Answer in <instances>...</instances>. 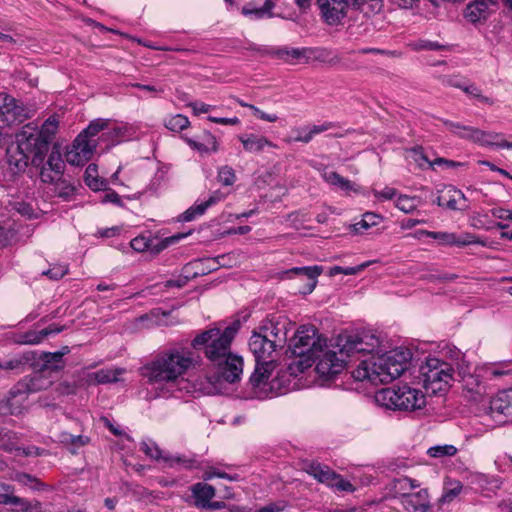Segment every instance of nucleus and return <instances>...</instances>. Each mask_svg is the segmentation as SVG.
I'll list each match as a JSON object with an SVG mask.
<instances>
[{"label": "nucleus", "mask_w": 512, "mask_h": 512, "mask_svg": "<svg viewBox=\"0 0 512 512\" xmlns=\"http://www.w3.org/2000/svg\"><path fill=\"white\" fill-rule=\"evenodd\" d=\"M249 109H251L254 115L260 118L261 120L267 122H276L278 120V116L276 114H267L254 105H249Z\"/></svg>", "instance_id": "58"}, {"label": "nucleus", "mask_w": 512, "mask_h": 512, "mask_svg": "<svg viewBox=\"0 0 512 512\" xmlns=\"http://www.w3.org/2000/svg\"><path fill=\"white\" fill-rule=\"evenodd\" d=\"M11 339L14 343L20 345H36L42 342L39 331L33 330L23 333H14Z\"/></svg>", "instance_id": "38"}, {"label": "nucleus", "mask_w": 512, "mask_h": 512, "mask_svg": "<svg viewBox=\"0 0 512 512\" xmlns=\"http://www.w3.org/2000/svg\"><path fill=\"white\" fill-rule=\"evenodd\" d=\"M218 181L225 185V186H231L236 181V175L235 171L230 166H222L218 170Z\"/></svg>", "instance_id": "47"}, {"label": "nucleus", "mask_w": 512, "mask_h": 512, "mask_svg": "<svg viewBox=\"0 0 512 512\" xmlns=\"http://www.w3.org/2000/svg\"><path fill=\"white\" fill-rule=\"evenodd\" d=\"M324 21L329 25H337L347 16L351 6L349 0H317Z\"/></svg>", "instance_id": "13"}, {"label": "nucleus", "mask_w": 512, "mask_h": 512, "mask_svg": "<svg viewBox=\"0 0 512 512\" xmlns=\"http://www.w3.org/2000/svg\"><path fill=\"white\" fill-rule=\"evenodd\" d=\"M461 90L468 94L469 96L478 99L482 103L488 105H493L494 103V101L491 98L482 95L481 90L473 83L464 84Z\"/></svg>", "instance_id": "46"}, {"label": "nucleus", "mask_w": 512, "mask_h": 512, "mask_svg": "<svg viewBox=\"0 0 512 512\" xmlns=\"http://www.w3.org/2000/svg\"><path fill=\"white\" fill-rule=\"evenodd\" d=\"M313 361H310L309 359L300 358V360L292 361L288 367L287 372L291 376H297L299 373L303 372L305 369L311 367Z\"/></svg>", "instance_id": "51"}, {"label": "nucleus", "mask_w": 512, "mask_h": 512, "mask_svg": "<svg viewBox=\"0 0 512 512\" xmlns=\"http://www.w3.org/2000/svg\"><path fill=\"white\" fill-rule=\"evenodd\" d=\"M90 441V438L88 436H84V435H73V438H72V441H71V446H73L74 448H72L70 450V452L72 454H75L76 453V449L75 448H79V447H83L85 445H87Z\"/></svg>", "instance_id": "60"}, {"label": "nucleus", "mask_w": 512, "mask_h": 512, "mask_svg": "<svg viewBox=\"0 0 512 512\" xmlns=\"http://www.w3.org/2000/svg\"><path fill=\"white\" fill-rule=\"evenodd\" d=\"M45 166L54 170L56 176L63 175L65 164L57 146L53 147Z\"/></svg>", "instance_id": "37"}, {"label": "nucleus", "mask_w": 512, "mask_h": 512, "mask_svg": "<svg viewBox=\"0 0 512 512\" xmlns=\"http://www.w3.org/2000/svg\"><path fill=\"white\" fill-rule=\"evenodd\" d=\"M6 160L9 170L12 174L16 175L26 170L29 156L23 150L18 149V146L15 144L7 148Z\"/></svg>", "instance_id": "23"}, {"label": "nucleus", "mask_w": 512, "mask_h": 512, "mask_svg": "<svg viewBox=\"0 0 512 512\" xmlns=\"http://www.w3.org/2000/svg\"><path fill=\"white\" fill-rule=\"evenodd\" d=\"M58 127V120L56 116H50L48 119L44 121L39 132L41 136H45L49 139V144L51 143L52 137L55 135Z\"/></svg>", "instance_id": "45"}, {"label": "nucleus", "mask_w": 512, "mask_h": 512, "mask_svg": "<svg viewBox=\"0 0 512 512\" xmlns=\"http://www.w3.org/2000/svg\"><path fill=\"white\" fill-rule=\"evenodd\" d=\"M410 485V478L403 477L399 479L393 480V489L396 493H399L402 496V493H408Z\"/></svg>", "instance_id": "56"}, {"label": "nucleus", "mask_w": 512, "mask_h": 512, "mask_svg": "<svg viewBox=\"0 0 512 512\" xmlns=\"http://www.w3.org/2000/svg\"><path fill=\"white\" fill-rule=\"evenodd\" d=\"M194 504L198 508L205 509L211 499L215 496V488L212 485L199 482L191 487Z\"/></svg>", "instance_id": "25"}, {"label": "nucleus", "mask_w": 512, "mask_h": 512, "mask_svg": "<svg viewBox=\"0 0 512 512\" xmlns=\"http://www.w3.org/2000/svg\"><path fill=\"white\" fill-rule=\"evenodd\" d=\"M430 237L438 240L440 244L448 246H466L478 243L476 237L471 234H465L461 237H457L454 233L431 231Z\"/></svg>", "instance_id": "24"}, {"label": "nucleus", "mask_w": 512, "mask_h": 512, "mask_svg": "<svg viewBox=\"0 0 512 512\" xmlns=\"http://www.w3.org/2000/svg\"><path fill=\"white\" fill-rule=\"evenodd\" d=\"M108 127V121L104 119H96L92 121L86 129H84L78 136H83L84 142L95 143L90 138L96 136L100 131Z\"/></svg>", "instance_id": "35"}, {"label": "nucleus", "mask_w": 512, "mask_h": 512, "mask_svg": "<svg viewBox=\"0 0 512 512\" xmlns=\"http://www.w3.org/2000/svg\"><path fill=\"white\" fill-rule=\"evenodd\" d=\"M16 145L18 149L23 150L32 157L31 163L34 166H41L44 158L49 151V139L41 136L37 126L33 123L25 125L22 130L16 134Z\"/></svg>", "instance_id": "9"}, {"label": "nucleus", "mask_w": 512, "mask_h": 512, "mask_svg": "<svg viewBox=\"0 0 512 512\" xmlns=\"http://www.w3.org/2000/svg\"><path fill=\"white\" fill-rule=\"evenodd\" d=\"M489 6L485 0H475L467 5L465 17L472 23L485 19Z\"/></svg>", "instance_id": "29"}, {"label": "nucleus", "mask_w": 512, "mask_h": 512, "mask_svg": "<svg viewBox=\"0 0 512 512\" xmlns=\"http://www.w3.org/2000/svg\"><path fill=\"white\" fill-rule=\"evenodd\" d=\"M382 220V217L373 212H366L362 219L353 225L354 231L357 233H361L372 226L379 224Z\"/></svg>", "instance_id": "39"}, {"label": "nucleus", "mask_w": 512, "mask_h": 512, "mask_svg": "<svg viewBox=\"0 0 512 512\" xmlns=\"http://www.w3.org/2000/svg\"><path fill=\"white\" fill-rule=\"evenodd\" d=\"M141 450L148 457L155 459V460L163 461V457H165L164 455H162V451L160 450V448L154 442H151V441H149V442L143 441L141 443Z\"/></svg>", "instance_id": "50"}, {"label": "nucleus", "mask_w": 512, "mask_h": 512, "mask_svg": "<svg viewBox=\"0 0 512 512\" xmlns=\"http://www.w3.org/2000/svg\"><path fill=\"white\" fill-rule=\"evenodd\" d=\"M446 128L453 134L462 139H466L482 146H497L498 139L501 137L498 133L486 132L475 127L465 126L461 123L453 122L447 119H441Z\"/></svg>", "instance_id": "10"}, {"label": "nucleus", "mask_w": 512, "mask_h": 512, "mask_svg": "<svg viewBox=\"0 0 512 512\" xmlns=\"http://www.w3.org/2000/svg\"><path fill=\"white\" fill-rule=\"evenodd\" d=\"M213 477H219V478H225V479H228L230 481H235L238 479V475H229L225 472H220L219 470L215 469V468H210L209 470L205 471L204 474H203V479L204 480H210L212 479Z\"/></svg>", "instance_id": "55"}, {"label": "nucleus", "mask_w": 512, "mask_h": 512, "mask_svg": "<svg viewBox=\"0 0 512 512\" xmlns=\"http://www.w3.org/2000/svg\"><path fill=\"white\" fill-rule=\"evenodd\" d=\"M18 436L17 434L5 427H0V449L6 452L18 450Z\"/></svg>", "instance_id": "33"}, {"label": "nucleus", "mask_w": 512, "mask_h": 512, "mask_svg": "<svg viewBox=\"0 0 512 512\" xmlns=\"http://www.w3.org/2000/svg\"><path fill=\"white\" fill-rule=\"evenodd\" d=\"M102 202L104 203H107V202H110V203H113L117 206H120L122 207L123 206V202L120 198V196L118 195V193H116L115 191L113 190H109L102 198Z\"/></svg>", "instance_id": "63"}, {"label": "nucleus", "mask_w": 512, "mask_h": 512, "mask_svg": "<svg viewBox=\"0 0 512 512\" xmlns=\"http://www.w3.org/2000/svg\"><path fill=\"white\" fill-rule=\"evenodd\" d=\"M124 372V369H100L88 375L90 384H108L118 381V376Z\"/></svg>", "instance_id": "28"}, {"label": "nucleus", "mask_w": 512, "mask_h": 512, "mask_svg": "<svg viewBox=\"0 0 512 512\" xmlns=\"http://www.w3.org/2000/svg\"><path fill=\"white\" fill-rule=\"evenodd\" d=\"M397 194V190L392 187H385L382 191L373 190V195L376 198H382L385 200H391L393 199Z\"/></svg>", "instance_id": "59"}, {"label": "nucleus", "mask_w": 512, "mask_h": 512, "mask_svg": "<svg viewBox=\"0 0 512 512\" xmlns=\"http://www.w3.org/2000/svg\"><path fill=\"white\" fill-rule=\"evenodd\" d=\"M401 503L408 512H427L430 508L428 491L421 489L414 493H402Z\"/></svg>", "instance_id": "21"}, {"label": "nucleus", "mask_w": 512, "mask_h": 512, "mask_svg": "<svg viewBox=\"0 0 512 512\" xmlns=\"http://www.w3.org/2000/svg\"><path fill=\"white\" fill-rule=\"evenodd\" d=\"M272 54L280 59V60H284L286 62L289 61V59H295V60H300L301 57H300V48H288V47H283V48H277L275 50H273Z\"/></svg>", "instance_id": "44"}, {"label": "nucleus", "mask_w": 512, "mask_h": 512, "mask_svg": "<svg viewBox=\"0 0 512 512\" xmlns=\"http://www.w3.org/2000/svg\"><path fill=\"white\" fill-rule=\"evenodd\" d=\"M190 122L188 118L182 114H177L165 121V127L173 132H179L186 129Z\"/></svg>", "instance_id": "42"}, {"label": "nucleus", "mask_w": 512, "mask_h": 512, "mask_svg": "<svg viewBox=\"0 0 512 512\" xmlns=\"http://www.w3.org/2000/svg\"><path fill=\"white\" fill-rule=\"evenodd\" d=\"M375 401L386 409L404 412L421 409L426 404L424 394L408 385L383 388L376 392Z\"/></svg>", "instance_id": "5"}, {"label": "nucleus", "mask_w": 512, "mask_h": 512, "mask_svg": "<svg viewBox=\"0 0 512 512\" xmlns=\"http://www.w3.org/2000/svg\"><path fill=\"white\" fill-rule=\"evenodd\" d=\"M374 261H367V262H364L358 266H355V267H340V266H334L333 268H331L330 270V275H336V274H339V273H342L344 275H355L359 272H361L362 270H364L366 267H368L370 264H372Z\"/></svg>", "instance_id": "48"}, {"label": "nucleus", "mask_w": 512, "mask_h": 512, "mask_svg": "<svg viewBox=\"0 0 512 512\" xmlns=\"http://www.w3.org/2000/svg\"><path fill=\"white\" fill-rule=\"evenodd\" d=\"M327 347V339L314 325H301L291 339L290 350L293 356L315 361L322 357Z\"/></svg>", "instance_id": "7"}, {"label": "nucleus", "mask_w": 512, "mask_h": 512, "mask_svg": "<svg viewBox=\"0 0 512 512\" xmlns=\"http://www.w3.org/2000/svg\"><path fill=\"white\" fill-rule=\"evenodd\" d=\"M84 180L86 185L92 190L98 191L105 189L107 181L98 176L97 166L89 164L85 170Z\"/></svg>", "instance_id": "31"}, {"label": "nucleus", "mask_w": 512, "mask_h": 512, "mask_svg": "<svg viewBox=\"0 0 512 512\" xmlns=\"http://www.w3.org/2000/svg\"><path fill=\"white\" fill-rule=\"evenodd\" d=\"M396 207L405 213H411L417 207L416 198L409 197L407 195H401L396 201Z\"/></svg>", "instance_id": "49"}, {"label": "nucleus", "mask_w": 512, "mask_h": 512, "mask_svg": "<svg viewBox=\"0 0 512 512\" xmlns=\"http://www.w3.org/2000/svg\"><path fill=\"white\" fill-rule=\"evenodd\" d=\"M74 191V186L66 179L62 178V176L55 183V194L64 200H69L74 194Z\"/></svg>", "instance_id": "41"}, {"label": "nucleus", "mask_w": 512, "mask_h": 512, "mask_svg": "<svg viewBox=\"0 0 512 512\" xmlns=\"http://www.w3.org/2000/svg\"><path fill=\"white\" fill-rule=\"evenodd\" d=\"M411 358L412 353L409 349H394L361 361L352 372V376L358 381L367 379L374 384L389 383L400 377L408 369Z\"/></svg>", "instance_id": "4"}, {"label": "nucleus", "mask_w": 512, "mask_h": 512, "mask_svg": "<svg viewBox=\"0 0 512 512\" xmlns=\"http://www.w3.org/2000/svg\"><path fill=\"white\" fill-rule=\"evenodd\" d=\"M483 376L488 380H512V359L485 365Z\"/></svg>", "instance_id": "22"}, {"label": "nucleus", "mask_w": 512, "mask_h": 512, "mask_svg": "<svg viewBox=\"0 0 512 512\" xmlns=\"http://www.w3.org/2000/svg\"><path fill=\"white\" fill-rule=\"evenodd\" d=\"M323 272V267L314 265L306 267H294L287 271L288 274L297 276L304 282V286L299 289V293L306 295L310 294L317 285V278Z\"/></svg>", "instance_id": "18"}, {"label": "nucleus", "mask_w": 512, "mask_h": 512, "mask_svg": "<svg viewBox=\"0 0 512 512\" xmlns=\"http://www.w3.org/2000/svg\"><path fill=\"white\" fill-rule=\"evenodd\" d=\"M304 470L319 482L335 487L339 491H354V486L349 481L343 479L327 465L312 461L305 465Z\"/></svg>", "instance_id": "12"}, {"label": "nucleus", "mask_w": 512, "mask_h": 512, "mask_svg": "<svg viewBox=\"0 0 512 512\" xmlns=\"http://www.w3.org/2000/svg\"><path fill=\"white\" fill-rule=\"evenodd\" d=\"M196 364L192 351L174 347L159 353L140 368V373L148 383L163 385L176 382Z\"/></svg>", "instance_id": "3"}, {"label": "nucleus", "mask_w": 512, "mask_h": 512, "mask_svg": "<svg viewBox=\"0 0 512 512\" xmlns=\"http://www.w3.org/2000/svg\"><path fill=\"white\" fill-rule=\"evenodd\" d=\"M379 346V339L369 333H343L337 337L336 351H326L316 364L320 377L327 380L339 374L345 367L346 358L356 354L372 353Z\"/></svg>", "instance_id": "2"}, {"label": "nucleus", "mask_w": 512, "mask_h": 512, "mask_svg": "<svg viewBox=\"0 0 512 512\" xmlns=\"http://www.w3.org/2000/svg\"><path fill=\"white\" fill-rule=\"evenodd\" d=\"M239 140L243 144L245 151L249 153H259L266 146L274 147V144L264 136H258L255 134L241 135Z\"/></svg>", "instance_id": "26"}, {"label": "nucleus", "mask_w": 512, "mask_h": 512, "mask_svg": "<svg viewBox=\"0 0 512 512\" xmlns=\"http://www.w3.org/2000/svg\"><path fill=\"white\" fill-rule=\"evenodd\" d=\"M255 363V370L250 377V382L253 386L259 387L260 385L266 383L275 365L274 361H255Z\"/></svg>", "instance_id": "27"}, {"label": "nucleus", "mask_w": 512, "mask_h": 512, "mask_svg": "<svg viewBox=\"0 0 512 512\" xmlns=\"http://www.w3.org/2000/svg\"><path fill=\"white\" fill-rule=\"evenodd\" d=\"M13 512H41L42 506L39 501L29 502L25 498L15 496L10 505Z\"/></svg>", "instance_id": "34"}, {"label": "nucleus", "mask_w": 512, "mask_h": 512, "mask_svg": "<svg viewBox=\"0 0 512 512\" xmlns=\"http://www.w3.org/2000/svg\"><path fill=\"white\" fill-rule=\"evenodd\" d=\"M416 50L439 51L446 47L436 41L420 40L414 44Z\"/></svg>", "instance_id": "52"}, {"label": "nucleus", "mask_w": 512, "mask_h": 512, "mask_svg": "<svg viewBox=\"0 0 512 512\" xmlns=\"http://www.w3.org/2000/svg\"><path fill=\"white\" fill-rule=\"evenodd\" d=\"M420 378L427 393L439 394L446 392L453 380L452 366L438 358H428L420 366Z\"/></svg>", "instance_id": "8"}, {"label": "nucleus", "mask_w": 512, "mask_h": 512, "mask_svg": "<svg viewBox=\"0 0 512 512\" xmlns=\"http://www.w3.org/2000/svg\"><path fill=\"white\" fill-rule=\"evenodd\" d=\"M62 175H57L54 173V170L46 167V166H42L41 168V171H40V178L42 180V182L44 183H56V181L61 177Z\"/></svg>", "instance_id": "57"}, {"label": "nucleus", "mask_w": 512, "mask_h": 512, "mask_svg": "<svg viewBox=\"0 0 512 512\" xmlns=\"http://www.w3.org/2000/svg\"><path fill=\"white\" fill-rule=\"evenodd\" d=\"M298 135L293 139L296 142L309 143L314 135L311 129H297Z\"/></svg>", "instance_id": "61"}, {"label": "nucleus", "mask_w": 512, "mask_h": 512, "mask_svg": "<svg viewBox=\"0 0 512 512\" xmlns=\"http://www.w3.org/2000/svg\"><path fill=\"white\" fill-rule=\"evenodd\" d=\"M331 51L327 48L314 47L313 48V61H319L328 63L330 65H336L340 62V58L337 56L330 57Z\"/></svg>", "instance_id": "43"}, {"label": "nucleus", "mask_w": 512, "mask_h": 512, "mask_svg": "<svg viewBox=\"0 0 512 512\" xmlns=\"http://www.w3.org/2000/svg\"><path fill=\"white\" fill-rule=\"evenodd\" d=\"M457 448L454 445L444 444L430 447L427 454L433 458L452 457L457 453Z\"/></svg>", "instance_id": "40"}, {"label": "nucleus", "mask_w": 512, "mask_h": 512, "mask_svg": "<svg viewBox=\"0 0 512 512\" xmlns=\"http://www.w3.org/2000/svg\"><path fill=\"white\" fill-rule=\"evenodd\" d=\"M31 111L6 93H0V128L22 123L31 117Z\"/></svg>", "instance_id": "11"}, {"label": "nucleus", "mask_w": 512, "mask_h": 512, "mask_svg": "<svg viewBox=\"0 0 512 512\" xmlns=\"http://www.w3.org/2000/svg\"><path fill=\"white\" fill-rule=\"evenodd\" d=\"M240 327L241 321L237 319L223 330L218 327L210 328L191 341V347L202 350L205 357L219 369L217 375L210 377L212 384H221L222 381L233 384L240 380L243 360L231 353V343Z\"/></svg>", "instance_id": "1"}, {"label": "nucleus", "mask_w": 512, "mask_h": 512, "mask_svg": "<svg viewBox=\"0 0 512 512\" xmlns=\"http://www.w3.org/2000/svg\"><path fill=\"white\" fill-rule=\"evenodd\" d=\"M288 324L289 323L286 319L276 321L273 319H268L260 327V331L258 333H262V336L270 338V341L275 344V346L282 348L287 341Z\"/></svg>", "instance_id": "15"}, {"label": "nucleus", "mask_w": 512, "mask_h": 512, "mask_svg": "<svg viewBox=\"0 0 512 512\" xmlns=\"http://www.w3.org/2000/svg\"><path fill=\"white\" fill-rule=\"evenodd\" d=\"M275 0H266L262 7H254L251 3H248L242 8V13L245 16H252L256 19L267 17H272V9L275 7Z\"/></svg>", "instance_id": "30"}, {"label": "nucleus", "mask_w": 512, "mask_h": 512, "mask_svg": "<svg viewBox=\"0 0 512 512\" xmlns=\"http://www.w3.org/2000/svg\"><path fill=\"white\" fill-rule=\"evenodd\" d=\"M68 347L64 348V351L58 352H43L38 362L34 364L35 369L40 370L46 375L52 376L53 373H57L62 370L65 366L63 356L67 353Z\"/></svg>", "instance_id": "19"}, {"label": "nucleus", "mask_w": 512, "mask_h": 512, "mask_svg": "<svg viewBox=\"0 0 512 512\" xmlns=\"http://www.w3.org/2000/svg\"><path fill=\"white\" fill-rule=\"evenodd\" d=\"M489 410L492 417H503L499 421H512V389L501 391L493 397Z\"/></svg>", "instance_id": "16"}, {"label": "nucleus", "mask_w": 512, "mask_h": 512, "mask_svg": "<svg viewBox=\"0 0 512 512\" xmlns=\"http://www.w3.org/2000/svg\"><path fill=\"white\" fill-rule=\"evenodd\" d=\"M68 272L66 265H55L47 271L43 272V275L48 276L50 279L58 280L64 277Z\"/></svg>", "instance_id": "54"}, {"label": "nucleus", "mask_w": 512, "mask_h": 512, "mask_svg": "<svg viewBox=\"0 0 512 512\" xmlns=\"http://www.w3.org/2000/svg\"><path fill=\"white\" fill-rule=\"evenodd\" d=\"M130 245L133 250L137 252H144L150 249L151 240L143 236H138L131 240Z\"/></svg>", "instance_id": "53"}, {"label": "nucleus", "mask_w": 512, "mask_h": 512, "mask_svg": "<svg viewBox=\"0 0 512 512\" xmlns=\"http://www.w3.org/2000/svg\"><path fill=\"white\" fill-rule=\"evenodd\" d=\"M52 383L53 376L46 375L40 370L35 369L33 374L25 376L13 386L5 401V409L12 415L21 414L27 396L31 393L46 390Z\"/></svg>", "instance_id": "6"}, {"label": "nucleus", "mask_w": 512, "mask_h": 512, "mask_svg": "<svg viewBox=\"0 0 512 512\" xmlns=\"http://www.w3.org/2000/svg\"><path fill=\"white\" fill-rule=\"evenodd\" d=\"M56 390L60 395H72L76 393V386L68 382H63L57 386Z\"/></svg>", "instance_id": "64"}, {"label": "nucleus", "mask_w": 512, "mask_h": 512, "mask_svg": "<svg viewBox=\"0 0 512 512\" xmlns=\"http://www.w3.org/2000/svg\"><path fill=\"white\" fill-rule=\"evenodd\" d=\"M13 479L16 482L20 483L21 485L27 486L30 489L36 491L43 490L46 487V485L43 482H41L38 478L25 472L15 473Z\"/></svg>", "instance_id": "36"}, {"label": "nucleus", "mask_w": 512, "mask_h": 512, "mask_svg": "<svg viewBox=\"0 0 512 512\" xmlns=\"http://www.w3.org/2000/svg\"><path fill=\"white\" fill-rule=\"evenodd\" d=\"M278 347L270 341V338L262 336V333L253 332L249 340V349L255 357V361H274L273 353Z\"/></svg>", "instance_id": "14"}, {"label": "nucleus", "mask_w": 512, "mask_h": 512, "mask_svg": "<svg viewBox=\"0 0 512 512\" xmlns=\"http://www.w3.org/2000/svg\"><path fill=\"white\" fill-rule=\"evenodd\" d=\"M462 381L465 398L474 403L481 402L483 397L487 394V389L480 376L468 374L463 377Z\"/></svg>", "instance_id": "20"}, {"label": "nucleus", "mask_w": 512, "mask_h": 512, "mask_svg": "<svg viewBox=\"0 0 512 512\" xmlns=\"http://www.w3.org/2000/svg\"><path fill=\"white\" fill-rule=\"evenodd\" d=\"M64 329V326H58L56 324H51L48 327L42 329L39 331L41 341H43L47 336L51 334H57L62 332Z\"/></svg>", "instance_id": "62"}, {"label": "nucleus", "mask_w": 512, "mask_h": 512, "mask_svg": "<svg viewBox=\"0 0 512 512\" xmlns=\"http://www.w3.org/2000/svg\"><path fill=\"white\" fill-rule=\"evenodd\" d=\"M163 462L170 468L192 469L196 467V459L185 455H165Z\"/></svg>", "instance_id": "32"}, {"label": "nucleus", "mask_w": 512, "mask_h": 512, "mask_svg": "<svg viewBox=\"0 0 512 512\" xmlns=\"http://www.w3.org/2000/svg\"><path fill=\"white\" fill-rule=\"evenodd\" d=\"M95 144L84 142L83 136H77L66 153V161L71 165H84L92 156Z\"/></svg>", "instance_id": "17"}]
</instances>
